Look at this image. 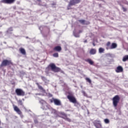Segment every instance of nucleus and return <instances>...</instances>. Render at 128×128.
<instances>
[{
	"mask_svg": "<svg viewBox=\"0 0 128 128\" xmlns=\"http://www.w3.org/2000/svg\"><path fill=\"white\" fill-rule=\"evenodd\" d=\"M60 114L61 116L60 118H63L64 120L68 116L67 114L64 112H60Z\"/></svg>",
	"mask_w": 128,
	"mask_h": 128,
	"instance_id": "nucleus-20",
	"label": "nucleus"
},
{
	"mask_svg": "<svg viewBox=\"0 0 128 128\" xmlns=\"http://www.w3.org/2000/svg\"><path fill=\"white\" fill-rule=\"evenodd\" d=\"M81 2V0H70L67 6V9L68 10H72V6H74L78 4H79Z\"/></svg>",
	"mask_w": 128,
	"mask_h": 128,
	"instance_id": "nucleus-3",
	"label": "nucleus"
},
{
	"mask_svg": "<svg viewBox=\"0 0 128 128\" xmlns=\"http://www.w3.org/2000/svg\"><path fill=\"white\" fill-rule=\"evenodd\" d=\"M67 98L69 100L70 102L74 104H76L77 105H80V103L77 101L76 98L72 94L68 95L67 96Z\"/></svg>",
	"mask_w": 128,
	"mask_h": 128,
	"instance_id": "nucleus-4",
	"label": "nucleus"
},
{
	"mask_svg": "<svg viewBox=\"0 0 128 128\" xmlns=\"http://www.w3.org/2000/svg\"><path fill=\"white\" fill-rule=\"evenodd\" d=\"M85 61L92 66L94 65V62L91 59L88 58Z\"/></svg>",
	"mask_w": 128,
	"mask_h": 128,
	"instance_id": "nucleus-21",
	"label": "nucleus"
},
{
	"mask_svg": "<svg viewBox=\"0 0 128 128\" xmlns=\"http://www.w3.org/2000/svg\"><path fill=\"white\" fill-rule=\"evenodd\" d=\"M50 103H53L54 102V100H53V98L50 100Z\"/></svg>",
	"mask_w": 128,
	"mask_h": 128,
	"instance_id": "nucleus-35",
	"label": "nucleus"
},
{
	"mask_svg": "<svg viewBox=\"0 0 128 128\" xmlns=\"http://www.w3.org/2000/svg\"><path fill=\"white\" fill-rule=\"evenodd\" d=\"M18 51L22 54L24 56L26 55V51L24 48H19Z\"/></svg>",
	"mask_w": 128,
	"mask_h": 128,
	"instance_id": "nucleus-14",
	"label": "nucleus"
},
{
	"mask_svg": "<svg viewBox=\"0 0 128 128\" xmlns=\"http://www.w3.org/2000/svg\"><path fill=\"white\" fill-rule=\"evenodd\" d=\"M34 123L35 124H38V120H34Z\"/></svg>",
	"mask_w": 128,
	"mask_h": 128,
	"instance_id": "nucleus-34",
	"label": "nucleus"
},
{
	"mask_svg": "<svg viewBox=\"0 0 128 128\" xmlns=\"http://www.w3.org/2000/svg\"><path fill=\"white\" fill-rule=\"evenodd\" d=\"M50 96L52 97V94H50Z\"/></svg>",
	"mask_w": 128,
	"mask_h": 128,
	"instance_id": "nucleus-39",
	"label": "nucleus"
},
{
	"mask_svg": "<svg viewBox=\"0 0 128 128\" xmlns=\"http://www.w3.org/2000/svg\"><path fill=\"white\" fill-rule=\"evenodd\" d=\"M10 65H12V62L11 60H4L2 61L1 64H0V69L2 67H6Z\"/></svg>",
	"mask_w": 128,
	"mask_h": 128,
	"instance_id": "nucleus-6",
	"label": "nucleus"
},
{
	"mask_svg": "<svg viewBox=\"0 0 128 128\" xmlns=\"http://www.w3.org/2000/svg\"><path fill=\"white\" fill-rule=\"evenodd\" d=\"M12 107L14 112H17V114L19 115H21L22 114V112L18 108V107L14 104L12 105Z\"/></svg>",
	"mask_w": 128,
	"mask_h": 128,
	"instance_id": "nucleus-9",
	"label": "nucleus"
},
{
	"mask_svg": "<svg viewBox=\"0 0 128 128\" xmlns=\"http://www.w3.org/2000/svg\"><path fill=\"white\" fill-rule=\"evenodd\" d=\"M40 103L41 104V108L42 110H46L49 109L48 104L45 100H40Z\"/></svg>",
	"mask_w": 128,
	"mask_h": 128,
	"instance_id": "nucleus-5",
	"label": "nucleus"
},
{
	"mask_svg": "<svg viewBox=\"0 0 128 128\" xmlns=\"http://www.w3.org/2000/svg\"><path fill=\"white\" fill-rule=\"evenodd\" d=\"M46 70L48 71L51 70L54 72H58L61 71V69L60 68L57 67L54 63H50L46 68Z\"/></svg>",
	"mask_w": 128,
	"mask_h": 128,
	"instance_id": "nucleus-1",
	"label": "nucleus"
},
{
	"mask_svg": "<svg viewBox=\"0 0 128 128\" xmlns=\"http://www.w3.org/2000/svg\"><path fill=\"white\" fill-rule=\"evenodd\" d=\"M116 73H121L124 72V68H122V66H118L116 70Z\"/></svg>",
	"mask_w": 128,
	"mask_h": 128,
	"instance_id": "nucleus-12",
	"label": "nucleus"
},
{
	"mask_svg": "<svg viewBox=\"0 0 128 128\" xmlns=\"http://www.w3.org/2000/svg\"><path fill=\"white\" fill-rule=\"evenodd\" d=\"M37 1H38V2H41V0H36Z\"/></svg>",
	"mask_w": 128,
	"mask_h": 128,
	"instance_id": "nucleus-38",
	"label": "nucleus"
},
{
	"mask_svg": "<svg viewBox=\"0 0 128 128\" xmlns=\"http://www.w3.org/2000/svg\"><path fill=\"white\" fill-rule=\"evenodd\" d=\"M73 34L75 38H80V33L78 32H74Z\"/></svg>",
	"mask_w": 128,
	"mask_h": 128,
	"instance_id": "nucleus-25",
	"label": "nucleus"
},
{
	"mask_svg": "<svg viewBox=\"0 0 128 128\" xmlns=\"http://www.w3.org/2000/svg\"><path fill=\"white\" fill-rule=\"evenodd\" d=\"M52 100L54 101V104L56 106H61V102L60 100L56 98H52Z\"/></svg>",
	"mask_w": 128,
	"mask_h": 128,
	"instance_id": "nucleus-11",
	"label": "nucleus"
},
{
	"mask_svg": "<svg viewBox=\"0 0 128 128\" xmlns=\"http://www.w3.org/2000/svg\"><path fill=\"white\" fill-rule=\"evenodd\" d=\"M15 92L18 96H25V92L21 88H16Z\"/></svg>",
	"mask_w": 128,
	"mask_h": 128,
	"instance_id": "nucleus-7",
	"label": "nucleus"
},
{
	"mask_svg": "<svg viewBox=\"0 0 128 128\" xmlns=\"http://www.w3.org/2000/svg\"><path fill=\"white\" fill-rule=\"evenodd\" d=\"M92 44H93L94 46H95L96 44L94 43H93Z\"/></svg>",
	"mask_w": 128,
	"mask_h": 128,
	"instance_id": "nucleus-37",
	"label": "nucleus"
},
{
	"mask_svg": "<svg viewBox=\"0 0 128 128\" xmlns=\"http://www.w3.org/2000/svg\"><path fill=\"white\" fill-rule=\"evenodd\" d=\"M56 2H54L53 3L51 4V6H52V8H56Z\"/></svg>",
	"mask_w": 128,
	"mask_h": 128,
	"instance_id": "nucleus-31",
	"label": "nucleus"
},
{
	"mask_svg": "<svg viewBox=\"0 0 128 128\" xmlns=\"http://www.w3.org/2000/svg\"><path fill=\"white\" fill-rule=\"evenodd\" d=\"M52 56L54 58H58L59 57V54L58 52H56V53H54L53 54H52Z\"/></svg>",
	"mask_w": 128,
	"mask_h": 128,
	"instance_id": "nucleus-29",
	"label": "nucleus"
},
{
	"mask_svg": "<svg viewBox=\"0 0 128 128\" xmlns=\"http://www.w3.org/2000/svg\"><path fill=\"white\" fill-rule=\"evenodd\" d=\"M85 80H86L87 82H88L90 84H92V80H91L90 78H85Z\"/></svg>",
	"mask_w": 128,
	"mask_h": 128,
	"instance_id": "nucleus-26",
	"label": "nucleus"
},
{
	"mask_svg": "<svg viewBox=\"0 0 128 128\" xmlns=\"http://www.w3.org/2000/svg\"><path fill=\"white\" fill-rule=\"evenodd\" d=\"M18 104L20 105V106H22L23 105V102L22 100H18Z\"/></svg>",
	"mask_w": 128,
	"mask_h": 128,
	"instance_id": "nucleus-32",
	"label": "nucleus"
},
{
	"mask_svg": "<svg viewBox=\"0 0 128 128\" xmlns=\"http://www.w3.org/2000/svg\"><path fill=\"white\" fill-rule=\"evenodd\" d=\"M14 29L12 27H10V28H8L7 30V32H13Z\"/></svg>",
	"mask_w": 128,
	"mask_h": 128,
	"instance_id": "nucleus-28",
	"label": "nucleus"
},
{
	"mask_svg": "<svg viewBox=\"0 0 128 128\" xmlns=\"http://www.w3.org/2000/svg\"><path fill=\"white\" fill-rule=\"evenodd\" d=\"M92 124L96 128H102V125L100 120H94L92 122Z\"/></svg>",
	"mask_w": 128,
	"mask_h": 128,
	"instance_id": "nucleus-8",
	"label": "nucleus"
},
{
	"mask_svg": "<svg viewBox=\"0 0 128 128\" xmlns=\"http://www.w3.org/2000/svg\"><path fill=\"white\" fill-rule=\"evenodd\" d=\"M16 0H2L0 2L2 3L6 4H12L14 3Z\"/></svg>",
	"mask_w": 128,
	"mask_h": 128,
	"instance_id": "nucleus-10",
	"label": "nucleus"
},
{
	"mask_svg": "<svg viewBox=\"0 0 128 128\" xmlns=\"http://www.w3.org/2000/svg\"><path fill=\"white\" fill-rule=\"evenodd\" d=\"M41 79L45 84H48L50 82V80L44 76H41Z\"/></svg>",
	"mask_w": 128,
	"mask_h": 128,
	"instance_id": "nucleus-17",
	"label": "nucleus"
},
{
	"mask_svg": "<svg viewBox=\"0 0 128 128\" xmlns=\"http://www.w3.org/2000/svg\"><path fill=\"white\" fill-rule=\"evenodd\" d=\"M110 44H111V42H107V43L106 44V50H110V46H110Z\"/></svg>",
	"mask_w": 128,
	"mask_h": 128,
	"instance_id": "nucleus-23",
	"label": "nucleus"
},
{
	"mask_svg": "<svg viewBox=\"0 0 128 128\" xmlns=\"http://www.w3.org/2000/svg\"><path fill=\"white\" fill-rule=\"evenodd\" d=\"M120 98L119 95H116L112 98V104L114 108H117L120 102Z\"/></svg>",
	"mask_w": 128,
	"mask_h": 128,
	"instance_id": "nucleus-2",
	"label": "nucleus"
},
{
	"mask_svg": "<svg viewBox=\"0 0 128 128\" xmlns=\"http://www.w3.org/2000/svg\"><path fill=\"white\" fill-rule=\"evenodd\" d=\"M53 50L56 52H60L62 50V48L60 46H56L54 48Z\"/></svg>",
	"mask_w": 128,
	"mask_h": 128,
	"instance_id": "nucleus-13",
	"label": "nucleus"
},
{
	"mask_svg": "<svg viewBox=\"0 0 128 128\" xmlns=\"http://www.w3.org/2000/svg\"><path fill=\"white\" fill-rule=\"evenodd\" d=\"M122 61L123 62H126L128 61V55H125L122 60Z\"/></svg>",
	"mask_w": 128,
	"mask_h": 128,
	"instance_id": "nucleus-22",
	"label": "nucleus"
},
{
	"mask_svg": "<svg viewBox=\"0 0 128 128\" xmlns=\"http://www.w3.org/2000/svg\"><path fill=\"white\" fill-rule=\"evenodd\" d=\"M117 47L118 44L116 43H112L110 48V50H114V48H116Z\"/></svg>",
	"mask_w": 128,
	"mask_h": 128,
	"instance_id": "nucleus-18",
	"label": "nucleus"
},
{
	"mask_svg": "<svg viewBox=\"0 0 128 128\" xmlns=\"http://www.w3.org/2000/svg\"><path fill=\"white\" fill-rule=\"evenodd\" d=\"M97 52V50L95 48H91L90 50V55H95Z\"/></svg>",
	"mask_w": 128,
	"mask_h": 128,
	"instance_id": "nucleus-15",
	"label": "nucleus"
},
{
	"mask_svg": "<svg viewBox=\"0 0 128 128\" xmlns=\"http://www.w3.org/2000/svg\"><path fill=\"white\" fill-rule=\"evenodd\" d=\"M84 42L86 43V42H88V40H85Z\"/></svg>",
	"mask_w": 128,
	"mask_h": 128,
	"instance_id": "nucleus-36",
	"label": "nucleus"
},
{
	"mask_svg": "<svg viewBox=\"0 0 128 128\" xmlns=\"http://www.w3.org/2000/svg\"><path fill=\"white\" fill-rule=\"evenodd\" d=\"M104 51H105V50L104 48H99V50H98L99 53L100 54L104 53Z\"/></svg>",
	"mask_w": 128,
	"mask_h": 128,
	"instance_id": "nucleus-24",
	"label": "nucleus"
},
{
	"mask_svg": "<svg viewBox=\"0 0 128 128\" xmlns=\"http://www.w3.org/2000/svg\"><path fill=\"white\" fill-rule=\"evenodd\" d=\"M0 125H1V121L0 120Z\"/></svg>",
	"mask_w": 128,
	"mask_h": 128,
	"instance_id": "nucleus-40",
	"label": "nucleus"
},
{
	"mask_svg": "<svg viewBox=\"0 0 128 128\" xmlns=\"http://www.w3.org/2000/svg\"><path fill=\"white\" fill-rule=\"evenodd\" d=\"M104 123H105L106 124H108L110 123V120L108 119V118H105V119L104 120Z\"/></svg>",
	"mask_w": 128,
	"mask_h": 128,
	"instance_id": "nucleus-27",
	"label": "nucleus"
},
{
	"mask_svg": "<svg viewBox=\"0 0 128 128\" xmlns=\"http://www.w3.org/2000/svg\"><path fill=\"white\" fill-rule=\"evenodd\" d=\"M121 6H122V8L124 12H126V10H128L127 8H124V6L122 5H121Z\"/></svg>",
	"mask_w": 128,
	"mask_h": 128,
	"instance_id": "nucleus-33",
	"label": "nucleus"
},
{
	"mask_svg": "<svg viewBox=\"0 0 128 128\" xmlns=\"http://www.w3.org/2000/svg\"><path fill=\"white\" fill-rule=\"evenodd\" d=\"M79 22H80V24H90V22H86V20H78Z\"/></svg>",
	"mask_w": 128,
	"mask_h": 128,
	"instance_id": "nucleus-16",
	"label": "nucleus"
},
{
	"mask_svg": "<svg viewBox=\"0 0 128 128\" xmlns=\"http://www.w3.org/2000/svg\"><path fill=\"white\" fill-rule=\"evenodd\" d=\"M36 84L38 86V88L40 90H42V92H44L45 91V90L43 88V87L42 86H40L38 82H36Z\"/></svg>",
	"mask_w": 128,
	"mask_h": 128,
	"instance_id": "nucleus-19",
	"label": "nucleus"
},
{
	"mask_svg": "<svg viewBox=\"0 0 128 128\" xmlns=\"http://www.w3.org/2000/svg\"><path fill=\"white\" fill-rule=\"evenodd\" d=\"M64 120H66V121L69 122H72L71 119L70 118H68V116H66L65 118H64Z\"/></svg>",
	"mask_w": 128,
	"mask_h": 128,
	"instance_id": "nucleus-30",
	"label": "nucleus"
}]
</instances>
